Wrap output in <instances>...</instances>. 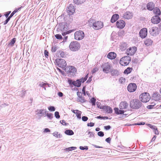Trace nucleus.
Wrapping results in <instances>:
<instances>
[{"label":"nucleus","instance_id":"aec40b11","mask_svg":"<svg viewBox=\"0 0 161 161\" xmlns=\"http://www.w3.org/2000/svg\"><path fill=\"white\" fill-rule=\"evenodd\" d=\"M75 8L74 6L70 5L67 9L68 13L69 15H72L75 11Z\"/></svg>","mask_w":161,"mask_h":161},{"label":"nucleus","instance_id":"bf43d9fd","mask_svg":"<svg viewBox=\"0 0 161 161\" xmlns=\"http://www.w3.org/2000/svg\"><path fill=\"white\" fill-rule=\"evenodd\" d=\"M94 124L93 123L91 122L88 123L87 124V125L88 126L92 127L94 125Z\"/></svg>","mask_w":161,"mask_h":161},{"label":"nucleus","instance_id":"6e6552de","mask_svg":"<svg viewBox=\"0 0 161 161\" xmlns=\"http://www.w3.org/2000/svg\"><path fill=\"white\" fill-rule=\"evenodd\" d=\"M80 47V44L77 42H72L69 46L70 49L72 51H77Z\"/></svg>","mask_w":161,"mask_h":161},{"label":"nucleus","instance_id":"f3484780","mask_svg":"<svg viewBox=\"0 0 161 161\" xmlns=\"http://www.w3.org/2000/svg\"><path fill=\"white\" fill-rule=\"evenodd\" d=\"M125 23L123 20H119L116 23V25L117 28L119 29H123L125 26Z\"/></svg>","mask_w":161,"mask_h":161},{"label":"nucleus","instance_id":"412c9836","mask_svg":"<svg viewBox=\"0 0 161 161\" xmlns=\"http://www.w3.org/2000/svg\"><path fill=\"white\" fill-rule=\"evenodd\" d=\"M132 16L133 15L131 12L127 11L123 14L122 17L125 19H129L132 18Z\"/></svg>","mask_w":161,"mask_h":161},{"label":"nucleus","instance_id":"052dcab7","mask_svg":"<svg viewBox=\"0 0 161 161\" xmlns=\"http://www.w3.org/2000/svg\"><path fill=\"white\" fill-rule=\"evenodd\" d=\"M111 140V138L110 137H108L105 139V141L108 143H110Z\"/></svg>","mask_w":161,"mask_h":161},{"label":"nucleus","instance_id":"ddd939ff","mask_svg":"<svg viewBox=\"0 0 161 161\" xmlns=\"http://www.w3.org/2000/svg\"><path fill=\"white\" fill-rule=\"evenodd\" d=\"M137 50V48L135 47H130L127 49L126 51V54L128 55H133Z\"/></svg>","mask_w":161,"mask_h":161},{"label":"nucleus","instance_id":"f704fd0d","mask_svg":"<svg viewBox=\"0 0 161 161\" xmlns=\"http://www.w3.org/2000/svg\"><path fill=\"white\" fill-rule=\"evenodd\" d=\"M16 41V38H14L10 40L9 44L12 47H13L14 45V44L15 42Z\"/></svg>","mask_w":161,"mask_h":161},{"label":"nucleus","instance_id":"37998d69","mask_svg":"<svg viewBox=\"0 0 161 161\" xmlns=\"http://www.w3.org/2000/svg\"><path fill=\"white\" fill-rule=\"evenodd\" d=\"M125 79L123 77H121L119 79V81L120 83L121 84L124 83L125 82Z\"/></svg>","mask_w":161,"mask_h":161},{"label":"nucleus","instance_id":"f257e3e1","mask_svg":"<svg viewBox=\"0 0 161 161\" xmlns=\"http://www.w3.org/2000/svg\"><path fill=\"white\" fill-rule=\"evenodd\" d=\"M56 29L58 31H62V34L63 36L70 33L73 32V30H71L67 31L68 29V26L67 23L66 22H61L58 24L55 27V29Z\"/></svg>","mask_w":161,"mask_h":161},{"label":"nucleus","instance_id":"c756f323","mask_svg":"<svg viewBox=\"0 0 161 161\" xmlns=\"http://www.w3.org/2000/svg\"><path fill=\"white\" fill-rule=\"evenodd\" d=\"M78 94V93L77 92V95L78 96H79ZM77 101L80 102L81 103H84L86 101V100H85L84 97H80L79 96H78V97L77 98Z\"/></svg>","mask_w":161,"mask_h":161},{"label":"nucleus","instance_id":"5701e85b","mask_svg":"<svg viewBox=\"0 0 161 161\" xmlns=\"http://www.w3.org/2000/svg\"><path fill=\"white\" fill-rule=\"evenodd\" d=\"M155 4L152 2H150L147 5V8L150 11H152L154 8Z\"/></svg>","mask_w":161,"mask_h":161},{"label":"nucleus","instance_id":"9d476101","mask_svg":"<svg viewBox=\"0 0 161 161\" xmlns=\"http://www.w3.org/2000/svg\"><path fill=\"white\" fill-rule=\"evenodd\" d=\"M101 68L104 73H108L111 70V64L108 62L105 63L102 65Z\"/></svg>","mask_w":161,"mask_h":161},{"label":"nucleus","instance_id":"69168bd1","mask_svg":"<svg viewBox=\"0 0 161 161\" xmlns=\"http://www.w3.org/2000/svg\"><path fill=\"white\" fill-rule=\"evenodd\" d=\"M85 87L84 86L83 87V88L82 89V92L84 94V95H86V92H85Z\"/></svg>","mask_w":161,"mask_h":161},{"label":"nucleus","instance_id":"9b49d317","mask_svg":"<svg viewBox=\"0 0 161 161\" xmlns=\"http://www.w3.org/2000/svg\"><path fill=\"white\" fill-rule=\"evenodd\" d=\"M84 36V32L81 31L75 32V38L78 40L82 39Z\"/></svg>","mask_w":161,"mask_h":161},{"label":"nucleus","instance_id":"b1692460","mask_svg":"<svg viewBox=\"0 0 161 161\" xmlns=\"http://www.w3.org/2000/svg\"><path fill=\"white\" fill-rule=\"evenodd\" d=\"M116 56V53L111 52L108 53L107 55V57L110 59H114Z\"/></svg>","mask_w":161,"mask_h":161},{"label":"nucleus","instance_id":"a211bd4d","mask_svg":"<svg viewBox=\"0 0 161 161\" xmlns=\"http://www.w3.org/2000/svg\"><path fill=\"white\" fill-rule=\"evenodd\" d=\"M161 21V19L159 16L157 15L153 16L151 19L152 22L154 24L159 23Z\"/></svg>","mask_w":161,"mask_h":161},{"label":"nucleus","instance_id":"4468645a","mask_svg":"<svg viewBox=\"0 0 161 161\" xmlns=\"http://www.w3.org/2000/svg\"><path fill=\"white\" fill-rule=\"evenodd\" d=\"M150 34L153 36H156L158 34V28L157 27H153L150 29Z\"/></svg>","mask_w":161,"mask_h":161},{"label":"nucleus","instance_id":"6ab92c4d","mask_svg":"<svg viewBox=\"0 0 161 161\" xmlns=\"http://www.w3.org/2000/svg\"><path fill=\"white\" fill-rule=\"evenodd\" d=\"M101 109H103L106 112L109 114H111L112 113L113 110L112 108L109 106H103L100 107Z\"/></svg>","mask_w":161,"mask_h":161},{"label":"nucleus","instance_id":"7c9ffc66","mask_svg":"<svg viewBox=\"0 0 161 161\" xmlns=\"http://www.w3.org/2000/svg\"><path fill=\"white\" fill-rule=\"evenodd\" d=\"M53 135L54 136L58 138H60L62 137V135L57 132H54Z\"/></svg>","mask_w":161,"mask_h":161},{"label":"nucleus","instance_id":"6e6d98bb","mask_svg":"<svg viewBox=\"0 0 161 161\" xmlns=\"http://www.w3.org/2000/svg\"><path fill=\"white\" fill-rule=\"evenodd\" d=\"M97 135L98 136H101V137H103L104 136V134L103 132L102 131H99L97 133Z\"/></svg>","mask_w":161,"mask_h":161},{"label":"nucleus","instance_id":"20e7f679","mask_svg":"<svg viewBox=\"0 0 161 161\" xmlns=\"http://www.w3.org/2000/svg\"><path fill=\"white\" fill-rule=\"evenodd\" d=\"M130 106L133 108L138 109L140 107L142 103L138 99H133L130 102Z\"/></svg>","mask_w":161,"mask_h":161},{"label":"nucleus","instance_id":"13d9d810","mask_svg":"<svg viewBox=\"0 0 161 161\" xmlns=\"http://www.w3.org/2000/svg\"><path fill=\"white\" fill-rule=\"evenodd\" d=\"M145 124V123L144 122H140V123H136V124H132V125H143Z\"/></svg>","mask_w":161,"mask_h":161},{"label":"nucleus","instance_id":"a878e982","mask_svg":"<svg viewBox=\"0 0 161 161\" xmlns=\"http://www.w3.org/2000/svg\"><path fill=\"white\" fill-rule=\"evenodd\" d=\"M153 42L150 39L147 38L144 41V43L147 46L151 45Z\"/></svg>","mask_w":161,"mask_h":161},{"label":"nucleus","instance_id":"e2e57ef3","mask_svg":"<svg viewBox=\"0 0 161 161\" xmlns=\"http://www.w3.org/2000/svg\"><path fill=\"white\" fill-rule=\"evenodd\" d=\"M149 125H150L149 127L151 128H152V129H153V130L157 129V128L155 126L152 125H151L150 124H149Z\"/></svg>","mask_w":161,"mask_h":161},{"label":"nucleus","instance_id":"de8ad7c7","mask_svg":"<svg viewBox=\"0 0 161 161\" xmlns=\"http://www.w3.org/2000/svg\"><path fill=\"white\" fill-rule=\"evenodd\" d=\"M44 55H45V57L46 58H47L49 56V52L47 51V50H44Z\"/></svg>","mask_w":161,"mask_h":161},{"label":"nucleus","instance_id":"4be33fe9","mask_svg":"<svg viewBox=\"0 0 161 161\" xmlns=\"http://www.w3.org/2000/svg\"><path fill=\"white\" fill-rule=\"evenodd\" d=\"M153 99L155 101H161V95L158 93H155L153 94L152 96Z\"/></svg>","mask_w":161,"mask_h":161},{"label":"nucleus","instance_id":"79ce46f5","mask_svg":"<svg viewBox=\"0 0 161 161\" xmlns=\"http://www.w3.org/2000/svg\"><path fill=\"white\" fill-rule=\"evenodd\" d=\"M58 48V47L56 45L53 46L52 48V52H54Z\"/></svg>","mask_w":161,"mask_h":161},{"label":"nucleus","instance_id":"603ef678","mask_svg":"<svg viewBox=\"0 0 161 161\" xmlns=\"http://www.w3.org/2000/svg\"><path fill=\"white\" fill-rule=\"evenodd\" d=\"M56 38L58 39H62V36L61 35L56 34L55 35Z\"/></svg>","mask_w":161,"mask_h":161},{"label":"nucleus","instance_id":"774afa93","mask_svg":"<svg viewBox=\"0 0 161 161\" xmlns=\"http://www.w3.org/2000/svg\"><path fill=\"white\" fill-rule=\"evenodd\" d=\"M58 96L60 97H62L63 96V93L61 92H59L58 93Z\"/></svg>","mask_w":161,"mask_h":161},{"label":"nucleus","instance_id":"ea45409f","mask_svg":"<svg viewBox=\"0 0 161 161\" xmlns=\"http://www.w3.org/2000/svg\"><path fill=\"white\" fill-rule=\"evenodd\" d=\"M19 95L22 97H23L25 96L26 93L25 91L22 90L20 92Z\"/></svg>","mask_w":161,"mask_h":161},{"label":"nucleus","instance_id":"2eb2a0df","mask_svg":"<svg viewBox=\"0 0 161 161\" xmlns=\"http://www.w3.org/2000/svg\"><path fill=\"white\" fill-rule=\"evenodd\" d=\"M137 88L136 85L134 83L130 84L127 87L128 91L130 92H132L136 91Z\"/></svg>","mask_w":161,"mask_h":161},{"label":"nucleus","instance_id":"a18cd8bd","mask_svg":"<svg viewBox=\"0 0 161 161\" xmlns=\"http://www.w3.org/2000/svg\"><path fill=\"white\" fill-rule=\"evenodd\" d=\"M90 101H91V103H92V105H95L96 99L95 98H94L93 97L91 99Z\"/></svg>","mask_w":161,"mask_h":161},{"label":"nucleus","instance_id":"39448f33","mask_svg":"<svg viewBox=\"0 0 161 161\" xmlns=\"http://www.w3.org/2000/svg\"><path fill=\"white\" fill-rule=\"evenodd\" d=\"M151 97L149 93L147 92L143 93L139 96L140 100L143 103H147L149 101Z\"/></svg>","mask_w":161,"mask_h":161},{"label":"nucleus","instance_id":"72a5a7b5","mask_svg":"<svg viewBox=\"0 0 161 161\" xmlns=\"http://www.w3.org/2000/svg\"><path fill=\"white\" fill-rule=\"evenodd\" d=\"M85 1V0H74V3L78 5L82 3Z\"/></svg>","mask_w":161,"mask_h":161},{"label":"nucleus","instance_id":"423d86ee","mask_svg":"<svg viewBox=\"0 0 161 161\" xmlns=\"http://www.w3.org/2000/svg\"><path fill=\"white\" fill-rule=\"evenodd\" d=\"M55 63L59 67L62 68L64 69H65V67L67 65L66 61L63 59H57L55 60Z\"/></svg>","mask_w":161,"mask_h":161},{"label":"nucleus","instance_id":"0e129e2a","mask_svg":"<svg viewBox=\"0 0 161 161\" xmlns=\"http://www.w3.org/2000/svg\"><path fill=\"white\" fill-rule=\"evenodd\" d=\"M16 12L17 11L14 10L10 14V16L12 17Z\"/></svg>","mask_w":161,"mask_h":161},{"label":"nucleus","instance_id":"3c124183","mask_svg":"<svg viewBox=\"0 0 161 161\" xmlns=\"http://www.w3.org/2000/svg\"><path fill=\"white\" fill-rule=\"evenodd\" d=\"M11 13V11H8L7 12H6L4 13V15L6 17V18H7L8 17H9V15Z\"/></svg>","mask_w":161,"mask_h":161},{"label":"nucleus","instance_id":"5fc2aeb1","mask_svg":"<svg viewBox=\"0 0 161 161\" xmlns=\"http://www.w3.org/2000/svg\"><path fill=\"white\" fill-rule=\"evenodd\" d=\"M155 105V103H153V105H148L147 106V108L148 109H151L154 108V106Z\"/></svg>","mask_w":161,"mask_h":161},{"label":"nucleus","instance_id":"8fccbe9b","mask_svg":"<svg viewBox=\"0 0 161 161\" xmlns=\"http://www.w3.org/2000/svg\"><path fill=\"white\" fill-rule=\"evenodd\" d=\"M79 148L81 150H87L88 149V147L87 146H85L84 147L82 146H80Z\"/></svg>","mask_w":161,"mask_h":161},{"label":"nucleus","instance_id":"c85d7f7f","mask_svg":"<svg viewBox=\"0 0 161 161\" xmlns=\"http://www.w3.org/2000/svg\"><path fill=\"white\" fill-rule=\"evenodd\" d=\"M58 54V56H60V57L63 58H65L66 56V53L64 52L62 50L59 51Z\"/></svg>","mask_w":161,"mask_h":161},{"label":"nucleus","instance_id":"c03bdc74","mask_svg":"<svg viewBox=\"0 0 161 161\" xmlns=\"http://www.w3.org/2000/svg\"><path fill=\"white\" fill-rule=\"evenodd\" d=\"M99 69L97 67H95L93 68L92 70V74H93L95 73Z\"/></svg>","mask_w":161,"mask_h":161},{"label":"nucleus","instance_id":"680f3d73","mask_svg":"<svg viewBox=\"0 0 161 161\" xmlns=\"http://www.w3.org/2000/svg\"><path fill=\"white\" fill-rule=\"evenodd\" d=\"M104 128L106 130H108L110 129L111 126L110 125L105 126L104 127Z\"/></svg>","mask_w":161,"mask_h":161},{"label":"nucleus","instance_id":"864d4df0","mask_svg":"<svg viewBox=\"0 0 161 161\" xmlns=\"http://www.w3.org/2000/svg\"><path fill=\"white\" fill-rule=\"evenodd\" d=\"M50 132V130L48 128H45L44 129L43 133H46Z\"/></svg>","mask_w":161,"mask_h":161},{"label":"nucleus","instance_id":"473e14b6","mask_svg":"<svg viewBox=\"0 0 161 161\" xmlns=\"http://www.w3.org/2000/svg\"><path fill=\"white\" fill-rule=\"evenodd\" d=\"M75 111L76 112L75 114L76 115L77 118L79 119H80L81 118V112L78 110H75Z\"/></svg>","mask_w":161,"mask_h":161},{"label":"nucleus","instance_id":"f8f14e48","mask_svg":"<svg viewBox=\"0 0 161 161\" xmlns=\"http://www.w3.org/2000/svg\"><path fill=\"white\" fill-rule=\"evenodd\" d=\"M68 68L69 70H68V72L69 76L70 77L74 76L76 73V68L72 66H69Z\"/></svg>","mask_w":161,"mask_h":161},{"label":"nucleus","instance_id":"cd10ccee","mask_svg":"<svg viewBox=\"0 0 161 161\" xmlns=\"http://www.w3.org/2000/svg\"><path fill=\"white\" fill-rule=\"evenodd\" d=\"M79 80H77L76 81H74L73 85L77 87H80L81 85V83Z\"/></svg>","mask_w":161,"mask_h":161},{"label":"nucleus","instance_id":"49530a36","mask_svg":"<svg viewBox=\"0 0 161 161\" xmlns=\"http://www.w3.org/2000/svg\"><path fill=\"white\" fill-rule=\"evenodd\" d=\"M55 116L57 119H59L60 117L59 115V113L58 112L56 111L55 112Z\"/></svg>","mask_w":161,"mask_h":161},{"label":"nucleus","instance_id":"f03ea898","mask_svg":"<svg viewBox=\"0 0 161 161\" xmlns=\"http://www.w3.org/2000/svg\"><path fill=\"white\" fill-rule=\"evenodd\" d=\"M88 23L90 27H92L95 30H98L102 28L103 23L100 21H96L95 20L91 18L88 21Z\"/></svg>","mask_w":161,"mask_h":161},{"label":"nucleus","instance_id":"dca6fc26","mask_svg":"<svg viewBox=\"0 0 161 161\" xmlns=\"http://www.w3.org/2000/svg\"><path fill=\"white\" fill-rule=\"evenodd\" d=\"M147 29L146 28H144L142 29L140 31L139 35L142 38H144L146 37L147 35Z\"/></svg>","mask_w":161,"mask_h":161},{"label":"nucleus","instance_id":"bb28decb","mask_svg":"<svg viewBox=\"0 0 161 161\" xmlns=\"http://www.w3.org/2000/svg\"><path fill=\"white\" fill-rule=\"evenodd\" d=\"M153 12L154 14L157 15H159L161 14L159 9L157 7L154 8Z\"/></svg>","mask_w":161,"mask_h":161},{"label":"nucleus","instance_id":"4c0bfd02","mask_svg":"<svg viewBox=\"0 0 161 161\" xmlns=\"http://www.w3.org/2000/svg\"><path fill=\"white\" fill-rule=\"evenodd\" d=\"M111 74L112 76L116 75L118 74V71L117 70L113 69L111 71Z\"/></svg>","mask_w":161,"mask_h":161},{"label":"nucleus","instance_id":"c9c22d12","mask_svg":"<svg viewBox=\"0 0 161 161\" xmlns=\"http://www.w3.org/2000/svg\"><path fill=\"white\" fill-rule=\"evenodd\" d=\"M132 70V68H130V67L127 68L126 69H125L124 71V73L125 74H128L130 73L131 71Z\"/></svg>","mask_w":161,"mask_h":161},{"label":"nucleus","instance_id":"58836bf2","mask_svg":"<svg viewBox=\"0 0 161 161\" xmlns=\"http://www.w3.org/2000/svg\"><path fill=\"white\" fill-rule=\"evenodd\" d=\"M88 74H87L86 76H85L84 78H82L80 79H78V80H80L79 81H80V83L81 82H84L87 79L88 77Z\"/></svg>","mask_w":161,"mask_h":161},{"label":"nucleus","instance_id":"393cba45","mask_svg":"<svg viewBox=\"0 0 161 161\" xmlns=\"http://www.w3.org/2000/svg\"><path fill=\"white\" fill-rule=\"evenodd\" d=\"M119 18V15L118 14H114L112 16L111 19V21L112 23H114Z\"/></svg>","mask_w":161,"mask_h":161},{"label":"nucleus","instance_id":"4d7b16f0","mask_svg":"<svg viewBox=\"0 0 161 161\" xmlns=\"http://www.w3.org/2000/svg\"><path fill=\"white\" fill-rule=\"evenodd\" d=\"M88 119V118L87 117L85 116H83L82 117V119L83 121H86Z\"/></svg>","mask_w":161,"mask_h":161},{"label":"nucleus","instance_id":"09e8293b","mask_svg":"<svg viewBox=\"0 0 161 161\" xmlns=\"http://www.w3.org/2000/svg\"><path fill=\"white\" fill-rule=\"evenodd\" d=\"M88 133V134L89 135V137L90 138H91L94 136V133L93 132L89 131Z\"/></svg>","mask_w":161,"mask_h":161},{"label":"nucleus","instance_id":"a19ab883","mask_svg":"<svg viewBox=\"0 0 161 161\" xmlns=\"http://www.w3.org/2000/svg\"><path fill=\"white\" fill-rule=\"evenodd\" d=\"M39 86L41 87L44 88L46 90L45 86H46V84L45 83H44L43 82H40Z\"/></svg>","mask_w":161,"mask_h":161},{"label":"nucleus","instance_id":"338daca9","mask_svg":"<svg viewBox=\"0 0 161 161\" xmlns=\"http://www.w3.org/2000/svg\"><path fill=\"white\" fill-rule=\"evenodd\" d=\"M60 122L63 125H66V123L65 121L64 120H61L60 121Z\"/></svg>","mask_w":161,"mask_h":161},{"label":"nucleus","instance_id":"7ed1b4c3","mask_svg":"<svg viewBox=\"0 0 161 161\" xmlns=\"http://www.w3.org/2000/svg\"><path fill=\"white\" fill-rule=\"evenodd\" d=\"M128 104L125 101L121 102L119 105L120 110L117 108H115L114 110L115 113L117 114H122L124 113V111L122 109H126L128 107Z\"/></svg>","mask_w":161,"mask_h":161},{"label":"nucleus","instance_id":"2f4dec72","mask_svg":"<svg viewBox=\"0 0 161 161\" xmlns=\"http://www.w3.org/2000/svg\"><path fill=\"white\" fill-rule=\"evenodd\" d=\"M64 133L67 135L70 136L73 135L74 134L73 131L72 130H66L64 131Z\"/></svg>","mask_w":161,"mask_h":161},{"label":"nucleus","instance_id":"e433bc0d","mask_svg":"<svg viewBox=\"0 0 161 161\" xmlns=\"http://www.w3.org/2000/svg\"><path fill=\"white\" fill-rule=\"evenodd\" d=\"M76 147H68L65 149V150L66 151H71L75 150L76 149Z\"/></svg>","mask_w":161,"mask_h":161},{"label":"nucleus","instance_id":"0eeeda50","mask_svg":"<svg viewBox=\"0 0 161 161\" xmlns=\"http://www.w3.org/2000/svg\"><path fill=\"white\" fill-rule=\"evenodd\" d=\"M131 61V58L129 56H125L121 58L120 60V63L122 66L127 65Z\"/></svg>","mask_w":161,"mask_h":161},{"label":"nucleus","instance_id":"1a4fd4ad","mask_svg":"<svg viewBox=\"0 0 161 161\" xmlns=\"http://www.w3.org/2000/svg\"><path fill=\"white\" fill-rule=\"evenodd\" d=\"M36 112L37 113L36 114L38 115L39 117L47 116L49 119H50V113H47V112L45 110L43 109H37L36 111Z\"/></svg>","mask_w":161,"mask_h":161}]
</instances>
